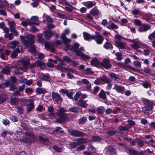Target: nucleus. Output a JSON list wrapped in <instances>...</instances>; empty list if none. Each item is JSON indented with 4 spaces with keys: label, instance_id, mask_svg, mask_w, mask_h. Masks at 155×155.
I'll use <instances>...</instances> for the list:
<instances>
[{
    "label": "nucleus",
    "instance_id": "nucleus-1",
    "mask_svg": "<svg viewBox=\"0 0 155 155\" xmlns=\"http://www.w3.org/2000/svg\"><path fill=\"white\" fill-rule=\"evenodd\" d=\"M20 38L25 47L28 48V50L30 52L33 53L35 51V46L33 44L34 41V36L31 35L25 36H21Z\"/></svg>",
    "mask_w": 155,
    "mask_h": 155
},
{
    "label": "nucleus",
    "instance_id": "nucleus-2",
    "mask_svg": "<svg viewBox=\"0 0 155 155\" xmlns=\"http://www.w3.org/2000/svg\"><path fill=\"white\" fill-rule=\"evenodd\" d=\"M57 110V115L59 117L56 118V122L62 124L66 122L68 118L64 113L67 112V110L63 107L59 108Z\"/></svg>",
    "mask_w": 155,
    "mask_h": 155
},
{
    "label": "nucleus",
    "instance_id": "nucleus-3",
    "mask_svg": "<svg viewBox=\"0 0 155 155\" xmlns=\"http://www.w3.org/2000/svg\"><path fill=\"white\" fill-rule=\"evenodd\" d=\"M29 60V59L27 58H22L20 59L23 67H19L18 69L15 70V73L16 74H19L27 71L28 69Z\"/></svg>",
    "mask_w": 155,
    "mask_h": 155
},
{
    "label": "nucleus",
    "instance_id": "nucleus-4",
    "mask_svg": "<svg viewBox=\"0 0 155 155\" xmlns=\"http://www.w3.org/2000/svg\"><path fill=\"white\" fill-rule=\"evenodd\" d=\"M76 140L77 141V142H71L69 144V146L71 148L74 149L77 146L81 144L85 143L87 142L85 139L84 138H79L76 139Z\"/></svg>",
    "mask_w": 155,
    "mask_h": 155
},
{
    "label": "nucleus",
    "instance_id": "nucleus-5",
    "mask_svg": "<svg viewBox=\"0 0 155 155\" xmlns=\"http://www.w3.org/2000/svg\"><path fill=\"white\" fill-rule=\"evenodd\" d=\"M143 101L145 104L146 103L147 104V105L146 107L143 108V110L145 113H150L153 108L152 106L150 104L149 101L147 100L144 99H143Z\"/></svg>",
    "mask_w": 155,
    "mask_h": 155
},
{
    "label": "nucleus",
    "instance_id": "nucleus-6",
    "mask_svg": "<svg viewBox=\"0 0 155 155\" xmlns=\"http://www.w3.org/2000/svg\"><path fill=\"white\" fill-rule=\"evenodd\" d=\"M96 33V35H93V37L92 39H93V40H94L97 44H101L104 40V37L100 35L99 32H97Z\"/></svg>",
    "mask_w": 155,
    "mask_h": 155
},
{
    "label": "nucleus",
    "instance_id": "nucleus-7",
    "mask_svg": "<svg viewBox=\"0 0 155 155\" xmlns=\"http://www.w3.org/2000/svg\"><path fill=\"white\" fill-rule=\"evenodd\" d=\"M130 41L133 43L132 44H130V46L134 49L136 50L140 48V45L141 44V43L139 40L132 39L130 40Z\"/></svg>",
    "mask_w": 155,
    "mask_h": 155
},
{
    "label": "nucleus",
    "instance_id": "nucleus-8",
    "mask_svg": "<svg viewBox=\"0 0 155 155\" xmlns=\"http://www.w3.org/2000/svg\"><path fill=\"white\" fill-rule=\"evenodd\" d=\"M69 132L71 136L75 137H83L85 134L83 132L76 130H72Z\"/></svg>",
    "mask_w": 155,
    "mask_h": 155
},
{
    "label": "nucleus",
    "instance_id": "nucleus-9",
    "mask_svg": "<svg viewBox=\"0 0 155 155\" xmlns=\"http://www.w3.org/2000/svg\"><path fill=\"white\" fill-rule=\"evenodd\" d=\"M75 52L77 56L81 57V59L84 60H89L91 58L89 56L85 54L80 50H77Z\"/></svg>",
    "mask_w": 155,
    "mask_h": 155
},
{
    "label": "nucleus",
    "instance_id": "nucleus-10",
    "mask_svg": "<svg viewBox=\"0 0 155 155\" xmlns=\"http://www.w3.org/2000/svg\"><path fill=\"white\" fill-rule=\"evenodd\" d=\"M110 61L109 60L104 58L102 62L101 63V65L106 69H109L111 68V65L110 63Z\"/></svg>",
    "mask_w": 155,
    "mask_h": 155
},
{
    "label": "nucleus",
    "instance_id": "nucleus-11",
    "mask_svg": "<svg viewBox=\"0 0 155 155\" xmlns=\"http://www.w3.org/2000/svg\"><path fill=\"white\" fill-rule=\"evenodd\" d=\"M151 26L148 24H143L139 28L138 31L140 32H146L151 28Z\"/></svg>",
    "mask_w": 155,
    "mask_h": 155
},
{
    "label": "nucleus",
    "instance_id": "nucleus-12",
    "mask_svg": "<svg viewBox=\"0 0 155 155\" xmlns=\"http://www.w3.org/2000/svg\"><path fill=\"white\" fill-rule=\"evenodd\" d=\"M113 89L115 90L118 93L123 94L125 91V89L124 87L120 85H118L117 84H115L114 87Z\"/></svg>",
    "mask_w": 155,
    "mask_h": 155
},
{
    "label": "nucleus",
    "instance_id": "nucleus-13",
    "mask_svg": "<svg viewBox=\"0 0 155 155\" xmlns=\"http://www.w3.org/2000/svg\"><path fill=\"white\" fill-rule=\"evenodd\" d=\"M125 151L129 154L133 155H139V153L133 148L127 146L125 147Z\"/></svg>",
    "mask_w": 155,
    "mask_h": 155
},
{
    "label": "nucleus",
    "instance_id": "nucleus-14",
    "mask_svg": "<svg viewBox=\"0 0 155 155\" xmlns=\"http://www.w3.org/2000/svg\"><path fill=\"white\" fill-rule=\"evenodd\" d=\"M52 99L55 102L61 101L63 99L58 93L55 92L52 93Z\"/></svg>",
    "mask_w": 155,
    "mask_h": 155
},
{
    "label": "nucleus",
    "instance_id": "nucleus-15",
    "mask_svg": "<svg viewBox=\"0 0 155 155\" xmlns=\"http://www.w3.org/2000/svg\"><path fill=\"white\" fill-rule=\"evenodd\" d=\"M21 24L24 27H26L28 25H29L31 26H32L33 25H39V24L38 23H35V22L30 21V20L28 21H24L21 22Z\"/></svg>",
    "mask_w": 155,
    "mask_h": 155
},
{
    "label": "nucleus",
    "instance_id": "nucleus-16",
    "mask_svg": "<svg viewBox=\"0 0 155 155\" xmlns=\"http://www.w3.org/2000/svg\"><path fill=\"white\" fill-rule=\"evenodd\" d=\"M9 46L12 49H14L16 47L19 48V47H21L19 45L18 42L16 41H12L9 44Z\"/></svg>",
    "mask_w": 155,
    "mask_h": 155
},
{
    "label": "nucleus",
    "instance_id": "nucleus-17",
    "mask_svg": "<svg viewBox=\"0 0 155 155\" xmlns=\"http://www.w3.org/2000/svg\"><path fill=\"white\" fill-rule=\"evenodd\" d=\"M22 50V48L21 47H19V48L15 49L14 51V52L12 54L11 57L12 58H15L18 56V53L21 52Z\"/></svg>",
    "mask_w": 155,
    "mask_h": 155
},
{
    "label": "nucleus",
    "instance_id": "nucleus-18",
    "mask_svg": "<svg viewBox=\"0 0 155 155\" xmlns=\"http://www.w3.org/2000/svg\"><path fill=\"white\" fill-rule=\"evenodd\" d=\"M40 79L41 80L49 81L50 80V75L48 73L42 74L39 76Z\"/></svg>",
    "mask_w": 155,
    "mask_h": 155
},
{
    "label": "nucleus",
    "instance_id": "nucleus-19",
    "mask_svg": "<svg viewBox=\"0 0 155 155\" xmlns=\"http://www.w3.org/2000/svg\"><path fill=\"white\" fill-rule=\"evenodd\" d=\"M115 43L116 46L120 49H124L126 47V44L125 42L120 41H116Z\"/></svg>",
    "mask_w": 155,
    "mask_h": 155
},
{
    "label": "nucleus",
    "instance_id": "nucleus-20",
    "mask_svg": "<svg viewBox=\"0 0 155 155\" xmlns=\"http://www.w3.org/2000/svg\"><path fill=\"white\" fill-rule=\"evenodd\" d=\"M109 76L113 80L115 81L116 82H119V80H120V78L117 74L111 73L109 74Z\"/></svg>",
    "mask_w": 155,
    "mask_h": 155
},
{
    "label": "nucleus",
    "instance_id": "nucleus-21",
    "mask_svg": "<svg viewBox=\"0 0 155 155\" xmlns=\"http://www.w3.org/2000/svg\"><path fill=\"white\" fill-rule=\"evenodd\" d=\"M27 107V112L28 113H30L34 108V103L31 101L30 103L26 105Z\"/></svg>",
    "mask_w": 155,
    "mask_h": 155
},
{
    "label": "nucleus",
    "instance_id": "nucleus-22",
    "mask_svg": "<svg viewBox=\"0 0 155 155\" xmlns=\"http://www.w3.org/2000/svg\"><path fill=\"white\" fill-rule=\"evenodd\" d=\"M89 13L92 14L93 16H96L99 15L100 14L99 10L97 8H92L90 12Z\"/></svg>",
    "mask_w": 155,
    "mask_h": 155
},
{
    "label": "nucleus",
    "instance_id": "nucleus-23",
    "mask_svg": "<svg viewBox=\"0 0 155 155\" xmlns=\"http://www.w3.org/2000/svg\"><path fill=\"white\" fill-rule=\"evenodd\" d=\"M83 4L87 8H90L96 5V3L94 2L88 1L84 2Z\"/></svg>",
    "mask_w": 155,
    "mask_h": 155
},
{
    "label": "nucleus",
    "instance_id": "nucleus-24",
    "mask_svg": "<svg viewBox=\"0 0 155 155\" xmlns=\"http://www.w3.org/2000/svg\"><path fill=\"white\" fill-rule=\"evenodd\" d=\"M20 141L22 143H26L30 144L32 143L31 138L29 137H24L20 140Z\"/></svg>",
    "mask_w": 155,
    "mask_h": 155
},
{
    "label": "nucleus",
    "instance_id": "nucleus-25",
    "mask_svg": "<svg viewBox=\"0 0 155 155\" xmlns=\"http://www.w3.org/2000/svg\"><path fill=\"white\" fill-rule=\"evenodd\" d=\"M35 62L36 65L39 66L41 69H44L45 68V64L41 61L38 60Z\"/></svg>",
    "mask_w": 155,
    "mask_h": 155
},
{
    "label": "nucleus",
    "instance_id": "nucleus-26",
    "mask_svg": "<svg viewBox=\"0 0 155 155\" xmlns=\"http://www.w3.org/2000/svg\"><path fill=\"white\" fill-rule=\"evenodd\" d=\"M139 147H142L144 146L145 144L147 143V142L143 141L140 139H137L135 140Z\"/></svg>",
    "mask_w": 155,
    "mask_h": 155
},
{
    "label": "nucleus",
    "instance_id": "nucleus-27",
    "mask_svg": "<svg viewBox=\"0 0 155 155\" xmlns=\"http://www.w3.org/2000/svg\"><path fill=\"white\" fill-rule=\"evenodd\" d=\"M69 110L70 111L75 113L80 112L82 111L81 108L77 107H73L70 108Z\"/></svg>",
    "mask_w": 155,
    "mask_h": 155
},
{
    "label": "nucleus",
    "instance_id": "nucleus-28",
    "mask_svg": "<svg viewBox=\"0 0 155 155\" xmlns=\"http://www.w3.org/2000/svg\"><path fill=\"white\" fill-rule=\"evenodd\" d=\"M61 38L62 39L63 42L65 44H67L71 42V40L67 38L64 34H62Z\"/></svg>",
    "mask_w": 155,
    "mask_h": 155
},
{
    "label": "nucleus",
    "instance_id": "nucleus-29",
    "mask_svg": "<svg viewBox=\"0 0 155 155\" xmlns=\"http://www.w3.org/2000/svg\"><path fill=\"white\" fill-rule=\"evenodd\" d=\"M84 38L85 40H88L90 39L93 40V35H92L86 32H84L83 33Z\"/></svg>",
    "mask_w": 155,
    "mask_h": 155
},
{
    "label": "nucleus",
    "instance_id": "nucleus-30",
    "mask_svg": "<svg viewBox=\"0 0 155 155\" xmlns=\"http://www.w3.org/2000/svg\"><path fill=\"white\" fill-rule=\"evenodd\" d=\"M100 80L101 82L106 84L109 83V82L110 81V80L107 77L104 75H103L102 77H100Z\"/></svg>",
    "mask_w": 155,
    "mask_h": 155
},
{
    "label": "nucleus",
    "instance_id": "nucleus-31",
    "mask_svg": "<svg viewBox=\"0 0 155 155\" xmlns=\"http://www.w3.org/2000/svg\"><path fill=\"white\" fill-rule=\"evenodd\" d=\"M77 104L83 108H86L87 107L86 105V101H84L81 99H80L79 100L77 103Z\"/></svg>",
    "mask_w": 155,
    "mask_h": 155
},
{
    "label": "nucleus",
    "instance_id": "nucleus-32",
    "mask_svg": "<svg viewBox=\"0 0 155 155\" xmlns=\"http://www.w3.org/2000/svg\"><path fill=\"white\" fill-rule=\"evenodd\" d=\"M36 92L39 94H45L46 93L47 91L44 88H37L35 89Z\"/></svg>",
    "mask_w": 155,
    "mask_h": 155
},
{
    "label": "nucleus",
    "instance_id": "nucleus-33",
    "mask_svg": "<svg viewBox=\"0 0 155 155\" xmlns=\"http://www.w3.org/2000/svg\"><path fill=\"white\" fill-rule=\"evenodd\" d=\"M53 34V32L51 31H46L45 32L44 36L47 39H49L51 38Z\"/></svg>",
    "mask_w": 155,
    "mask_h": 155
},
{
    "label": "nucleus",
    "instance_id": "nucleus-34",
    "mask_svg": "<svg viewBox=\"0 0 155 155\" xmlns=\"http://www.w3.org/2000/svg\"><path fill=\"white\" fill-rule=\"evenodd\" d=\"M104 47L106 49H111L113 48L112 44L109 42H107L104 44Z\"/></svg>",
    "mask_w": 155,
    "mask_h": 155
},
{
    "label": "nucleus",
    "instance_id": "nucleus-35",
    "mask_svg": "<svg viewBox=\"0 0 155 155\" xmlns=\"http://www.w3.org/2000/svg\"><path fill=\"white\" fill-rule=\"evenodd\" d=\"M99 97L100 98L104 100L107 99L106 92L102 89L101 90L99 94Z\"/></svg>",
    "mask_w": 155,
    "mask_h": 155
},
{
    "label": "nucleus",
    "instance_id": "nucleus-36",
    "mask_svg": "<svg viewBox=\"0 0 155 155\" xmlns=\"http://www.w3.org/2000/svg\"><path fill=\"white\" fill-rule=\"evenodd\" d=\"M116 150L111 146H109L107 148V151L110 152L112 155H117L116 152Z\"/></svg>",
    "mask_w": 155,
    "mask_h": 155
},
{
    "label": "nucleus",
    "instance_id": "nucleus-37",
    "mask_svg": "<svg viewBox=\"0 0 155 155\" xmlns=\"http://www.w3.org/2000/svg\"><path fill=\"white\" fill-rule=\"evenodd\" d=\"M1 72L3 74L8 75L10 73L11 70L9 67L3 68Z\"/></svg>",
    "mask_w": 155,
    "mask_h": 155
},
{
    "label": "nucleus",
    "instance_id": "nucleus-38",
    "mask_svg": "<svg viewBox=\"0 0 155 155\" xmlns=\"http://www.w3.org/2000/svg\"><path fill=\"white\" fill-rule=\"evenodd\" d=\"M4 37L5 38H8L11 40L14 38V35L12 33H5L4 34Z\"/></svg>",
    "mask_w": 155,
    "mask_h": 155
},
{
    "label": "nucleus",
    "instance_id": "nucleus-39",
    "mask_svg": "<svg viewBox=\"0 0 155 155\" xmlns=\"http://www.w3.org/2000/svg\"><path fill=\"white\" fill-rule=\"evenodd\" d=\"M142 85L144 87L147 88L148 87L150 88L151 85L150 83L147 81H145L143 82Z\"/></svg>",
    "mask_w": 155,
    "mask_h": 155
},
{
    "label": "nucleus",
    "instance_id": "nucleus-40",
    "mask_svg": "<svg viewBox=\"0 0 155 155\" xmlns=\"http://www.w3.org/2000/svg\"><path fill=\"white\" fill-rule=\"evenodd\" d=\"M8 24L9 26L10 31H11V30H12V29H14L15 28H16V25L15 22L14 21H9L8 22Z\"/></svg>",
    "mask_w": 155,
    "mask_h": 155
},
{
    "label": "nucleus",
    "instance_id": "nucleus-41",
    "mask_svg": "<svg viewBox=\"0 0 155 155\" xmlns=\"http://www.w3.org/2000/svg\"><path fill=\"white\" fill-rule=\"evenodd\" d=\"M6 100V96L3 94H0V103L2 104L5 102Z\"/></svg>",
    "mask_w": 155,
    "mask_h": 155
},
{
    "label": "nucleus",
    "instance_id": "nucleus-42",
    "mask_svg": "<svg viewBox=\"0 0 155 155\" xmlns=\"http://www.w3.org/2000/svg\"><path fill=\"white\" fill-rule=\"evenodd\" d=\"M111 23L110 25H109L107 26V28L109 29H117L118 28V27L113 22H110Z\"/></svg>",
    "mask_w": 155,
    "mask_h": 155
},
{
    "label": "nucleus",
    "instance_id": "nucleus-43",
    "mask_svg": "<svg viewBox=\"0 0 155 155\" xmlns=\"http://www.w3.org/2000/svg\"><path fill=\"white\" fill-rule=\"evenodd\" d=\"M130 128V127H129L128 126L125 125L124 126H119V129L120 131H127Z\"/></svg>",
    "mask_w": 155,
    "mask_h": 155
},
{
    "label": "nucleus",
    "instance_id": "nucleus-44",
    "mask_svg": "<svg viewBox=\"0 0 155 155\" xmlns=\"http://www.w3.org/2000/svg\"><path fill=\"white\" fill-rule=\"evenodd\" d=\"M92 140L95 142H99L101 140V138L99 136H94L92 137Z\"/></svg>",
    "mask_w": 155,
    "mask_h": 155
},
{
    "label": "nucleus",
    "instance_id": "nucleus-45",
    "mask_svg": "<svg viewBox=\"0 0 155 155\" xmlns=\"http://www.w3.org/2000/svg\"><path fill=\"white\" fill-rule=\"evenodd\" d=\"M54 108L53 106H50L48 108V111L49 112V115L52 116H54V113L53 112Z\"/></svg>",
    "mask_w": 155,
    "mask_h": 155
},
{
    "label": "nucleus",
    "instance_id": "nucleus-46",
    "mask_svg": "<svg viewBox=\"0 0 155 155\" xmlns=\"http://www.w3.org/2000/svg\"><path fill=\"white\" fill-rule=\"evenodd\" d=\"M91 63L93 66H97L99 64V61L96 59H93L91 61Z\"/></svg>",
    "mask_w": 155,
    "mask_h": 155
},
{
    "label": "nucleus",
    "instance_id": "nucleus-47",
    "mask_svg": "<svg viewBox=\"0 0 155 155\" xmlns=\"http://www.w3.org/2000/svg\"><path fill=\"white\" fill-rule=\"evenodd\" d=\"M23 81L24 83L28 85H30L33 83V80L32 79L28 80L26 78H24L23 80Z\"/></svg>",
    "mask_w": 155,
    "mask_h": 155
},
{
    "label": "nucleus",
    "instance_id": "nucleus-48",
    "mask_svg": "<svg viewBox=\"0 0 155 155\" xmlns=\"http://www.w3.org/2000/svg\"><path fill=\"white\" fill-rule=\"evenodd\" d=\"M134 24L137 26H141L142 25L141 21L139 19H135L134 21Z\"/></svg>",
    "mask_w": 155,
    "mask_h": 155
},
{
    "label": "nucleus",
    "instance_id": "nucleus-49",
    "mask_svg": "<svg viewBox=\"0 0 155 155\" xmlns=\"http://www.w3.org/2000/svg\"><path fill=\"white\" fill-rule=\"evenodd\" d=\"M117 132V130H112L108 131L107 134L109 136H112L115 134Z\"/></svg>",
    "mask_w": 155,
    "mask_h": 155
},
{
    "label": "nucleus",
    "instance_id": "nucleus-50",
    "mask_svg": "<svg viewBox=\"0 0 155 155\" xmlns=\"http://www.w3.org/2000/svg\"><path fill=\"white\" fill-rule=\"evenodd\" d=\"M141 64V62L138 61H134L133 62V65L136 68H140Z\"/></svg>",
    "mask_w": 155,
    "mask_h": 155
},
{
    "label": "nucleus",
    "instance_id": "nucleus-51",
    "mask_svg": "<svg viewBox=\"0 0 155 155\" xmlns=\"http://www.w3.org/2000/svg\"><path fill=\"white\" fill-rule=\"evenodd\" d=\"M115 55L117 57L116 58L118 61H120L122 59L121 53L117 52L115 54Z\"/></svg>",
    "mask_w": 155,
    "mask_h": 155
},
{
    "label": "nucleus",
    "instance_id": "nucleus-52",
    "mask_svg": "<svg viewBox=\"0 0 155 155\" xmlns=\"http://www.w3.org/2000/svg\"><path fill=\"white\" fill-rule=\"evenodd\" d=\"M104 107L103 106H101L98 108L97 111L99 113L102 114L104 112Z\"/></svg>",
    "mask_w": 155,
    "mask_h": 155
},
{
    "label": "nucleus",
    "instance_id": "nucleus-53",
    "mask_svg": "<svg viewBox=\"0 0 155 155\" xmlns=\"http://www.w3.org/2000/svg\"><path fill=\"white\" fill-rule=\"evenodd\" d=\"M38 41L40 42H42L44 41V39L42 37V34L39 33L37 35Z\"/></svg>",
    "mask_w": 155,
    "mask_h": 155
},
{
    "label": "nucleus",
    "instance_id": "nucleus-54",
    "mask_svg": "<svg viewBox=\"0 0 155 155\" xmlns=\"http://www.w3.org/2000/svg\"><path fill=\"white\" fill-rule=\"evenodd\" d=\"M6 0H1L0 2V8H2L7 5Z\"/></svg>",
    "mask_w": 155,
    "mask_h": 155
},
{
    "label": "nucleus",
    "instance_id": "nucleus-55",
    "mask_svg": "<svg viewBox=\"0 0 155 155\" xmlns=\"http://www.w3.org/2000/svg\"><path fill=\"white\" fill-rule=\"evenodd\" d=\"M53 148L54 150L58 152H61L62 150V149L61 148L59 147L56 145L54 146Z\"/></svg>",
    "mask_w": 155,
    "mask_h": 155
},
{
    "label": "nucleus",
    "instance_id": "nucleus-56",
    "mask_svg": "<svg viewBox=\"0 0 155 155\" xmlns=\"http://www.w3.org/2000/svg\"><path fill=\"white\" fill-rule=\"evenodd\" d=\"M17 99L16 98L12 97L10 99V104L12 105H14L17 102Z\"/></svg>",
    "mask_w": 155,
    "mask_h": 155
},
{
    "label": "nucleus",
    "instance_id": "nucleus-57",
    "mask_svg": "<svg viewBox=\"0 0 155 155\" xmlns=\"http://www.w3.org/2000/svg\"><path fill=\"white\" fill-rule=\"evenodd\" d=\"M128 65V64L127 65L125 63L124 64L123 63H118V65L119 67L125 69H126L127 68V67Z\"/></svg>",
    "mask_w": 155,
    "mask_h": 155
},
{
    "label": "nucleus",
    "instance_id": "nucleus-58",
    "mask_svg": "<svg viewBox=\"0 0 155 155\" xmlns=\"http://www.w3.org/2000/svg\"><path fill=\"white\" fill-rule=\"evenodd\" d=\"M87 120V118L85 117H83L81 118L79 120V122L81 124H83L86 122Z\"/></svg>",
    "mask_w": 155,
    "mask_h": 155
},
{
    "label": "nucleus",
    "instance_id": "nucleus-59",
    "mask_svg": "<svg viewBox=\"0 0 155 155\" xmlns=\"http://www.w3.org/2000/svg\"><path fill=\"white\" fill-rule=\"evenodd\" d=\"M38 18L37 16H33L31 17L30 21L36 23L35 21H38Z\"/></svg>",
    "mask_w": 155,
    "mask_h": 155
},
{
    "label": "nucleus",
    "instance_id": "nucleus-60",
    "mask_svg": "<svg viewBox=\"0 0 155 155\" xmlns=\"http://www.w3.org/2000/svg\"><path fill=\"white\" fill-rule=\"evenodd\" d=\"M82 82L83 84H89V81L86 79H82L81 80V81H77V83L78 84L79 83H81Z\"/></svg>",
    "mask_w": 155,
    "mask_h": 155
},
{
    "label": "nucleus",
    "instance_id": "nucleus-61",
    "mask_svg": "<svg viewBox=\"0 0 155 155\" xmlns=\"http://www.w3.org/2000/svg\"><path fill=\"white\" fill-rule=\"evenodd\" d=\"M85 71L87 74H93L94 73V72L92 71L91 68H87L85 70Z\"/></svg>",
    "mask_w": 155,
    "mask_h": 155
},
{
    "label": "nucleus",
    "instance_id": "nucleus-62",
    "mask_svg": "<svg viewBox=\"0 0 155 155\" xmlns=\"http://www.w3.org/2000/svg\"><path fill=\"white\" fill-rule=\"evenodd\" d=\"M148 38L150 40H152V38L155 39V31L149 35Z\"/></svg>",
    "mask_w": 155,
    "mask_h": 155
},
{
    "label": "nucleus",
    "instance_id": "nucleus-63",
    "mask_svg": "<svg viewBox=\"0 0 155 155\" xmlns=\"http://www.w3.org/2000/svg\"><path fill=\"white\" fill-rule=\"evenodd\" d=\"M81 95V93L80 92H78L76 93V94L75 95L74 97V100L76 101H77L79 98V97Z\"/></svg>",
    "mask_w": 155,
    "mask_h": 155
},
{
    "label": "nucleus",
    "instance_id": "nucleus-64",
    "mask_svg": "<svg viewBox=\"0 0 155 155\" xmlns=\"http://www.w3.org/2000/svg\"><path fill=\"white\" fill-rule=\"evenodd\" d=\"M86 18L91 20H92L93 19V15L90 13H87L86 14Z\"/></svg>",
    "mask_w": 155,
    "mask_h": 155
}]
</instances>
